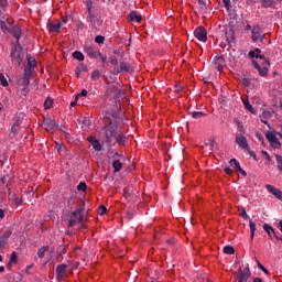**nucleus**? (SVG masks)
<instances>
[{
  "instance_id": "nucleus-22",
  "label": "nucleus",
  "mask_w": 282,
  "mask_h": 282,
  "mask_svg": "<svg viewBox=\"0 0 282 282\" xmlns=\"http://www.w3.org/2000/svg\"><path fill=\"white\" fill-rule=\"evenodd\" d=\"M263 230H265V232H268L269 237H274V235H276V231H274V228H272V226L264 224L263 225Z\"/></svg>"
},
{
  "instance_id": "nucleus-60",
  "label": "nucleus",
  "mask_w": 282,
  "mask_h": 282,
  "mask_svg": "<svg viewBox=\"0 0 282 282\" xmlns=\"http://www.w3.org/2000/svg\"><path fill=\"white\" fill-rule=\"evenodd\" d=\"M253 282H263V280H261V278H254Z\"/></svg>"
},
{
  "instance_id": "nucleus-39",
  "label": "nucleus",
  "mask_w": 282,
  "mask_h": 282,
  "mask_svg": "<svg viewBox=\"0 0 282 282\" xmlns=\"http://www.w3.org/2000/svg\"><path fill=\"white\" fill-rule=\"evenodd\" d=\"M30 76H32V68L26 67V68L24 69V75H23V77H24V78H29V80H30Z\"/></svg>"
},
{
  "instance_id": "nucleus-21",
  "label": "nucleus",
  "mask_w": 282,
  "mask_h": 282,
  "mask_svg": "<svg viewBox=\"0 0 282 282\" xmlns=\"http://www.w3.org/2000/svg\"><path fill=\"white\" fill-rule=\"evenodd\" d=\"M249 226H250V239H254V232H257V223L252 221V219L249 220Z\"/></svg>"
},
{
  "instance_id": "nucleus-40",
  "label": "nucleus",
  "mask_w": 282,
  "mask_h": 282,
  "mask_svg": "<svg viewBox=\"0 0 282 282\" xmlns=\"http://www.w3.org/2000/svg\"><path fill=\"white\" fill-rule=\"evenodd\" d=\"M0 83L2 87H8V79L6 78V76L0 75Z\"/></svg>"
},
{
  "instance_id": "nucleus-19",
  "label": "nucleus",
  "mask_w": 282,
  "mask_h": 282,
  "mask_svg": "<svg viewBox=\"0 0 282 282\" xmlns=\"http://www.w3.org/2000/svg\"><path fill=\"white\" fill-rule=\"evenodd\" d=\"M43 127L46 131H54V129H56V122L52 120H46Z\"/></svg>"
},
{
  "instance_id": "nucleus-15",
  "label": "nucleus",
  "mask_w": 282,
  "mask_h": 282,
  "mask_svg": "<svg viewBox=\"0 0 282 282\" xmlns=\"http://www.w3.org/2000/svg\"><path fill=\"white\" fill-rule=\"evenodd\" d=\"M248 279H250V269L246 268L242 271H240L238 282H248Z\"/></svg>"
},
{
  "instance_id": "nucleus-36",
  "label": "nucleus",
  "mask_w": 282,
  "mask_h": 282,
  "mask_svg": "<svg viewBox=\"0 0 282 282\" xmlns=\"http://www.w3.org/2000/svg\"><path fill=\"white\" fill-rule=\"evenodd\" d=\"M28 65L30 67H36V58L34 57H28Z\"/></svg>"
},
{
  "instance_id": "nucleus-13",
  "label": "nucleus",
  "mask_w": 282,
  "mask_h": 282,
  "mask_svg": "<svg viewBox=\"0 0 282 282\" xmlns=\"http://www.w3.org/2000/svg\"><path fill=\"white\" fill-rule=\"evenodd\" d=\"M251 39L253 43H257L258 41H263V34H261V28L254 26L251 31Z\"/></svg>"
},
{
  "instance_id": "nucleus-64",
  "label": "nucleus",
  "mask_w": 282,
  "mask_h": 282,
  "mask_svg": "<svg viewBox=\"0 0 282 282\" xmlns=\"http://www.w3.org/2000/svg\"><path fill=\"white\" fill-rule=\"evenodd\" d=\"M279 226H280V230L282 232V220L279 223Z\"/></svg>"
},
{
  "instance_id": "nucleus-30",
  "label": "nucleus",
  "mask_w": 282,
  "mask_h": 282,
  "mask_svg": "<svg viewBox=\"0 0 282 282\" xmlns=\"http://www.w3.org/2000/svg\"><path fill=\"white\" fill-rule=\"evenodd\" d=\"M115 139L117 140V142L119 144H124V142H127V138L123 134H120L117 132V134L115 135Z\"/></svg>"
},
{
  "instance_id": "nucleus-35",
  "label": "nucleus",
  "mask_w": 282,
  "mask_h": 282,
  "mask_svg": "<svg viewBox=\"0 0 282 282\" xmlns=\"http://www.w3.org/2000/svg\"><path fill=\"white\" fill-rule=\"evenodd\" d=\"M52 105H54V100L52 98H47L44 102L45 109H52Z\"/></svg>"
},
{
  "instance_id": "nucleus-47",
  "label": "nucleus",
  "mask_w": 282,
  "mask_h": 282,
  "mask_svg": "<svg viewBox=\"0 0 282 282\" xmlns=\"http://www.w3.org/2000/svg\"><path fill=\"white\" fill-rule=\"evenodd\" d=\"M223 3L227 10H230V0H223Z\"/></svg>"
},
{
  "instance_id": "nucleus-25",
  "label": "nucleus",
  "mask_w": 282,
  "mask_h": 282,
  "mask_svg": "<svg viewBox=\"0 0 282 282\" xmlns=\"http://www.w3.org/2000/svg\"><path fill=\"white\" fill-rule=\"evenodd\" d=\"M48 251H50V247L48 246H44V247L39 249L37 257L40 259H43V257H45V252H48Z\"/></svg>"
},
{
  "instance_id": "nucleus-20",
  "label": "nucleus",
  "mask_w": 282,
  "mask_h": 282,
  "mask_svg": "<svg viewBox=\"0 0 282 282\" xmlns=\"http://www.w3.org/2000/svg\"><path fill=\"white\" fill-rule=\"evenodd\" d=\"M250 58H261L263 59V55H261L260 48H254V51L249 52Z\"/></svg>"
},
{
  "instance_id": "nucleus-4",
  "label": "nucleus",
  "mask_w": 282,
  "mask_h": 282,
  "mask_svg": "<svg viewBox=\"0 0 282 282\" xmlns=\"http://www.w3.org/2000/svg\"><path fill=\"white\" fill-rule=\"evenodd\" d=\"M21 44L15 42V48L11 52V58L15 65H21V58H23V54H21Z\"/></svg>"
},
{
  "instance_id": "nucleus-51",
  "label": "nucleus",
  "mask_w": 282,
  "mask_h": 282,
  "mask_svg": "<svg viewBox=\"0 0 282 282\" xmlns=\"http://www.w3.org/2000/svg\"><path fill=\"white\" fill-rule=\"evenodd\" d=\"M237 173H241V175H243V177H246V175H248V173H246V171H243V169H238L236 170Z\"/></svg>"
},
{
  "instance_id": "nucleus-10",
  "label": "nucleus",
  "mask_w": 282,
  "mask_h": 282,
  "mask_svg": "<svg viewBox=\"0 0 282 282\" xmlns=\"http://www.w3.org/2000/svg\"><path fill=\"white\" fill-rule=\"evenodd\" d=\"M84 52L89 56V58H98V56H101L100 51L90 45L85 46Z\"/></svg>"
},
{
  "instance_id": "nucleus-29",
  "label": "nucleus",
  "mask_w": 282,
  "mask_h": 282,
  "mask_svg": "<svg viewBox=\"0 0 282 282\" xmlns=\"http://www.w3.org/2000/svg\"><path fill=\"white\" fill-rule=\"evenodd\" d=\"M189 116H192V118H195L196 120H198L199 118H204V116H206V113H204L202 111H192V112H189Z\"/></svg>"
},
{
  "instance_id": "nucleus-37",
  "label": "nucleus",
  "mask_w": 282,
  "mask_h": 282,
  "mask_svg": "<svg viewBox=\"0 0 282 282\" xmlns=\"http://www.w3.org/2000/svg\"><path fill=\"white\" fill-rule=\"evenodd\" d=\"M77 191L85 193V191H87V184L85 182H80L77 186Z\"/></svg>"
},
{
  "instance_id": "nucleus-33",
  "label": "nucleus",
  "mask_w": 282,
  "mask_h": 282,
  "mask_svg": "<svg viewBox=\"0 0 282 282\" xmlns=\"http://www.w3.org/2000/svg\"><path fill=\"white\" fill-rule=\"evenodd\" d=\"M223 252H225V254H235V248L230 246H226L224 247Z\"/></svg>"
},
{
  "instance_id": "nucleus-11",
  "label": "nucleus",
  "mask_w": 282,
  "mask_h": 282,
  "mask_svg": "<svg viewBox=\"0 0 282 282\" xmlns=\"http://www.w3.org/2000/svg\"><path fill=\"white\" fill-rule=\"evenodd\" d=\"M67 275V264H59L56 268V279L57 281H63Z\"/></svg>"
},
{
  "instance_id": "nucleus-52",
  "label": "nucleus",
  "mask_w": 282,
  "mask_h": 282,
  "mask_svg": "<svg viewBox=\"0 0 282 282\" xmlns=\"http://www.w3.org/2000/svg\"><path fill=\"white\" fill-rule=\"evenodd\" d=\"M8 6V0H0V8H6Z\"/></svg>"
},
{
  "instance_id": "nucleus-45",
  "label": "nucleus",
  "mask_w": 282,
  "mask_h": 282,
  "mask_svg": "<svg viewBox=\"0 0 282 282\" xmlns=\"http://www.w3.org/2000/svg\"><path fill=\"white\" fill-rule=\"evenodd\" d=\"M10 263H17V252H12Z\"/></svg>"
},
{
  "instance_id": "nucleus-48",
  "label": "nucleus",
  "mask_w": 282,
  "mask_h": 282,
  "mask_svg": "<svg viewBox=\"0 0 282 282\" xmlns=\"http://www.w3.org/2000/svg\"><path fill=\"white\" fill-rule=\"evenodd\" d=\"M258 268L260 270H262V272H264L265 274H268V269H265V267H263V264H261L260 262H258Z\"/></svg>"
},
{
  "instance_id": "nucleus-61",
  "label": "nucleus",
  "mask_w": 282,
  "mask_h": 282,
  "mask_svg": "<svg viewBox=\"0 0 282 282\" xmlns=\"http://www.w3.org/2000/svg\"><path fill=\"white\" fill-rule=\"evenodd\" d=\"M274 237L278 239V241H282V236L279 237L276 234H274Z\"/></svg>"
},
{
  "instance_id": "nucleus-14",
  "label": "nucleus",
  "mask_w": 282,
  "mask_h": 282,
  "mask_svg": "<svg viewBox=\"0 0 282 282\" xmlns=\"http://www.w3.org/2000/svg\"><path fill=\"white\" fill-rule=\"evenodd\" d=\"M213 65L216 69H224V67H226V59L224 58V56H216L213 59Z\"/></svg>"
},
{
  "instance_id": "nucleus-46",
  "label": "nucleus",
  "mask_w": 282,
  "mask_h": 282,
  "mask_svg": "<svg viewBox=\"0 0 282 282\" xmlns=\"http://www.w3.org/2000/svg\"><path fill=\"white\" fill-rule=\"evenodd\" d=\"M77 68L82 72H87L88 70L87 65H85V64H80L79 66H77Z\"/></svg>"
},
{
  "instance_id": "nucleus-7",
  "label": "nucleus",
  "mask_w": 282,
  "mask_h": 282,
  "mask_svg": "<svg viewBox=\"0 0 282 282\" xmlns=\"http://www.w3.org/2000/svg\"><path fill=\"white\" fill-rule=\"evenodd\" d=\"M194 36H195V39H197L198 41H202L203 43H206V41H208V35H207L206 29L204 26H198L194 31Z\"/></svg>"
},
{
  "instance_id": "nucleus-43",
  "label": "nucleus",
  "mask_w": 282,
  "mask_h": 282,
  "mask_svg": "<svg viewBox=\"0 0 282 282\" xmlns=\"http://www.w3.org/2000/svg\"><path fill=\"white\" fill-rule=\"evenodd\" d=\"M198 4L202 10H208V7L206 6V2H204V0H198Z\"/></svg>"
},
{
  "instance_id": "nucleus-16",
  "label": "nucleus",
  "mask_w": 282,
  "mask_h": 282,
  "mask_svg": "<svg viewBox=\"0 0 282 282\" xmlns=\"http://www.w3.org/2000/svg\"><path fill=\"white\" fill-rule=\"evenodd\" d=\"M11 235H12V232H10V230L0 231V243L2 246H6V243H8V239H10Z\"/></svg>"
},
{
  "instance_id": "nucleus-27",
  "label": "nucleus",
  "mask_w": 282,
  "mask_h": 282,
  "mask_svg": "<svg viewBox=\"0 0 282 282\" xmlns=\"http://www.w3.org/2000/svg\"><path fill=\"white\" fill-rule=\"evenodd\" d=\"M18 85L21 87H28V85H30V79L28 77H22L18 80Z\"/></svg>"
},
{
  "instance_id": "nucleus-1",
  "label": "nucleus",
  "mask_w": 282,
  "mask_h": 282,
  "mask_svg": "<svg viewBox=\"0 0 282 282\" xmlns=\"http://www.w3.org/2000/svg\"><path fill=\"white\" fill-rule=\"evenodd\" d=\"M1 30L4 32V34H12L14 39H17V43L19 44V41L21 39V28L18 25H14L10 20L1 21Z\"/></svg>"
},
{
  "instance_id": "nucleus-8",
  "label": "nucleus",
  "mask_w": 282,
  "mask_h": 282,
  "mask_svg": "<svg viewBox=\"0 0 282 282\" xmlns=\"http://www.w3.org/2000/svg\"><path fill=\"white\" fill-rule=\"evenodd\" d=\"M236 144L243 151H250V145L248 144V139L243 134H238L236 137Z\"/></svg>"
},
{
  "instance_id": "nucleus-18",
  "label": "nucleus",
  "mask_w": 282,
  "mask_h": 282,
  "mask_svg": "<svg viewBox=\"0 0 282 282\" xmlns=\"http://www.w3.org/2000/svg\"><path fill=\"white\" fill-rule=\"evenodd\" d=\"M128 19L131 22L135 21V23H140L142 21V15L138 14L135 11H132L129 13Z\"/></svg>"
},
{
  "instance_id": "nucleus-54",
  "label": "nucleus",
  "mask_w": 282,
  "mask_h": 282,
  "mask_svg": "<svg viewBox=\"0 0 282 282\" xmlns=\"http://www.w3.org/2000/svg\"><path fill=\"white\" fill-rule=\"evenodd\" d=\"M226 39H227V42L230 43L235 37L232 35L228 36V33H226Z\"/></svg>"
},
{
  "instance_id": "nucleus-23",
  "label": "nucleus",
  "mask_w": 282,
  "mask_h": 282,
  "mask_svg": "<svg viewBox=\"0 0 282 282\" xmlns=\"http://www.w3.org/2000/svg\"><path fill=\"white\" fill-rule=\"evenodd\" d=\"M47 29L50 30V32H59L61 30V23H48L47 24Z\"/></svg>"
},
{
  "instance_id": "nucleus-32",
  "label": "nucleus",
  "mask_w": 282,
  "mask_h": 282,
  "mask_svg": "<svg viewBox=\"0 0 282 282\" xmlns=\"http://www.w3.org/2000/svg\"><path fill=\"white\" fill-rule=\"evenodd\" d=\"M129 69H131V65H129V63H126V62L120 63L119 72H129Z\"/></svg>"
},
{
  "instance_id": "nucleus-34",
  "label": "nucleus",
  "mask_w": 282,
  "mask_h": 282,
  "mask_svg": "<svg viewBox=\"0 0 282 282\" xmlns=\"http://www.w3.org/2000/svg\"><path fill=\"white\" fill-rule=\"evenodd\" d=\"M90 78H91V80H98V78H100V70L95 69V70L90 74Z\"/></svg>"
},
{
  "instance_id": "nucleus-42",
  "label": "nucleus",
  "mask_w": 282,
  "mask_h": 282,
  "mask_svg": "<svg viewBox=\"0 0 282 282\" xmlns=\"http://www.w3.org/2000/svg\"><path fill=\"white\" fill-rule=\"evenodd\" d=\"M261 153H262V155L265 156L267 164L270 165V163L272 162V158H270V154L268 152H265V151H262Z\"/></svg>"
},
{
  "instance_id": "nucleus-57",
  "label": "nucleus",
  "mask_w": 282,
  "mask_h": 282,
  "mask_svg": "<svg viewBox=\"0 0 282 282\" xmlns=\"http://www.w3.org/2000/svg\"><path fill=\"white\" fill-rule=\"evenodd\" d=\"M78 96H87V90L86 89L82 90V93L79 95H77V98H78Z\"/></svg>"
},
{
  "instance_id": "nucleus-12",
  "label": "nucleus",
  "mask_w": 282,
  "mask_h": 282,
  "mask_svg": "<svg viewBox=\"0 0 282 282\" xmlns=\"http://www.w3.org/2000/svg\"><path fill=\"white\" fill-rule=\"evenodd\" d=\"M265 188L269 193H271V195H273L274 197H276V199H280L282 202V191L281 189H279L270 184H267Z\"/></svg>"
},
{
  "instance_id": "nucleus-6",
  "label": "nucleus",
  "mask_w": 282,
  "mask_h": 282,
  "mask_svg": "<svg viewBox=\"0 0 282 282\" xmlns=\"http://www.w3.org/2000/svg\"><path fill=\"white\" fill-rule=\"evenodd\" d=\"M83 209H77L76 212L73 213L70 220L68 223L69 228H73V226H76V224H80L83 221Z\"/></svg>"
},
{
  "instance_id": "nucleus-2",
  "label": "nucleus",
  "mask_w": 282,
  "mask_h": 282,
  "mask_svg": "<svg viewBox=\"0 0 282 282\" xmlns=\"http://www.w3.org/2000/svg\"><path fill=\"white\" fill-rule=\"evenodd\" d=\"M116 129L111 126L104 127L100 132V135L106 144H109V142H111V138H116Z\"/></svg>"
},
{
  "instance_id": "nucleus-58",
  "label": "nucleus",
  "mask_w": 282,
  "mask_h": 282,
  "mask_svg": "<svg viewBox=\"0 0 282 282\" xmlns=\"http://www.w3.org/2000/svg\"><path fill=\"white\" fill-rule=\"evenodd\" d=\"M15 204H18V206H21V204H23V200H21L20 198H15Z\"/></svg>"
},
{
  "instance_id": "nucleus-17",
  "label": "nucleus",
  "mask_w": 282,
  "mask_h": 282,
  "mask_svg": "<svg viewBox=\"0 0 282 282\" xmlns=\"http://www.w3.org/2000/svg\"><path fill=\"white\" fill-rule=\"evenodd\" d=\"M87 140L90 142L95 151H101L102 145H100V142L98 141V139H96L95 137H87Z\"/></svg>"
},
{
  "instance_id": "nucleus-31",
  "label": "nucleus",
  "mask_w": 282,
  "mask_h": 282,
  "mask_svg": "<svg viewBox=\"0 0 282 282\" xmlns=\"http://www.w3.org/2000/svg\"><path fill=\"white\" fill-rule=\"evenodd\" d=\"M229 164L232 169H235V171H237L241 167V164H239V161H237L236 159H231L229 161Z\"/></svg>"
},
{
  "instance_id": "nucleus-62",
  "label": "nucleus",
  "mask_w": 282,
  "mask_h": 282,
  "mask_svg": "<svg viewBox=\"0 0 282 282\" xmlns=\"http://www.w3.org/2000/svg\"><path fill=\"white\" fill-rule=\"evenodd\" d=\"M245 30H247V31H248V30H252V26H251L250 24H247L246 28H245Z\"/></svg>"
},
{
  "instance_id": "nucleus-24",
  "label": "nucleus",
  "mask_w": 282,
  "mask_h": 282,
  "mask_svg": "<svg viewBox=\"0 0 282 282\" xmlns=\"http://www.w3.org/2000/svg\"><path fill=\"white\" fill-rule=\"evenodd\" d=\"M242 102H243L245 109H247V111H250V113H257V111H254V108L252 107L250 101H248L247 99H242Z\"/></svg>"
},
{
  "instance_id": "nucleus-59",
  "label": "nucleus",
  "mask_w": 282,
  "mask_h": 282,
  "mask_svg": "<svg viewBox=\"0 0 282 282\" xmlns=\"http://www.w3.org/2000/svg\"><path fill=\"white\" fill-rule=\"evenodd\" d=\"M100 59H101V63H107V57H105V56H98Z\"/></svg>"
},
{
  "instance_id": "nucleus-26",
  "label": "nucleus",
  "mask_w": 282,
  "mask_h": 282,
  "mask_svg": "<svg viewBox=\"0 0 282 282\" xmlns=\"http://www.w3.org/2000/svg\"><path fill=\"white\" fill-rule=\"evenodd\" d=\"M112 169H115V173L120 172L122 170V163L118 160L113 161Z\"/></svg>"
},
{
  "instance_id": "nucleus-49",
  "label": "nucleus",
  "mask_w": 282,
  "mask_h": 282,
  "mask_svg": "<svg viewBox=\"0 0 282 282\" xmlns=\"http://www.w3.org/2000/svg\"><path fill=\"white\" fill-rule=\"evenodd\" d=\"M242 219H248V213H246V209H242V213L240 214Z\"/></svg>"
},
{
  "instance_id": "nucleus-28",
  "label": "nucleus",
  "mask_w": 282,
  "mask_h": 282,
  "mask_svg": "<svg viewBox=\"0 0 282 282\" xmlns=\"http://www.w3.org/2000/svg\"><path fill=\"white\" fill-rule=\"evenodd\" d=\"M73 58L77 61H85V55L80 51L73 52Z\"/></svg>"
},
{
  "instance_id": "nucleus-55",
  "label": "nucleus",
  "mask_w": 282,
  "mask_h": 282,
  "mask_svg": "<svg viewBox=\"0 0 282 282\" xmlns=\"http://www.w3.org/2000/svg\"><path fill=\"white\" fill-rule=\"evenodd\" d=\"M6 217V210L0 209V219H3Z\"/></svg>"
},
{
  "instance_id": "nucleus-9",
  "label": "nucleus",
  "mask_w": 282,
  "mask_h": 282,
  "mask_svg": "<svg viewBox=\"0 0 282 282\" xmlns=\"http://www.w3.org/2000/svg\"><path fill=\"white\" fill-rule=\"evenodd\" d=\"M267 140H269L271 147L273 149H281V142H279V139L276 138V134L274 132H268L265 134Z\"/></svg>"
},
{
  "instance_id": "nucleus-50",
  "label": "nucleus",
  "mask_w": 282,
  "mask_h": 282,
  "mask_svg": "<svg viewBox=\"0 0 282 282\" xmlns=\"http://www.w3.org/2000/svg\"><path fill=\"white\" fill-rule=\"evenodd\" d=\"M224 171H225V173H226L227 175H231V174H232V170H231L230 167H228V166H226V167L224 169Z\"/></svg>"
},
{
  "instance_id": "nucleus-53",
  "label": "nucleus",
  "mask_w": 282,
  "mask_h": 282,
  "mask_svg": "<svg viewBox=\"0 0 282 282\" xmlns=\"http://www.w3.org/2000/svg\"><path fill=\"white\" fill-rule=\"evenodd\" d=\"M110 63H111V65H118V58L112 57V58L110 59Z\"/></svg>"
},
{
  "instance_id": "nucleus-63",
  "label": "nucleus",
  "mask_w": 282,
  "mask_h": 282,
  "mask_svg": "<svg viewBox=\"0 0 282 282\" xmlns=\"http://www.w3.org/2000/svg\"><path fill=\"white\" fill-rule=\"evenodd\" d=\"M75 105H77L76 100L70 102V107H74Z\"/></svg>"
},
{
  "instance_id": "nucleus-38",
  "label": "nucleus",
  "mask_w": 282,
  "mask_h": 282,
  "mask_svg": "<svg viewBox=\"0 0 282 282\" xmlns=\"http://www.w3.org/2000/svg\"><path fill=\"white\" fill-rule=\"evenodd\" d=\"M95 43H98V45H102L105 43V36L102 35H97L95 37Z\"/></svg>"
},
{
  "instance_id": "nucleus-56",
  "label": "nucleus",
  "mask_w": 282,
  "mask_h": 282,
  "mask_svg": "<svg viewBox=\"0 0 282 282\" xmlns=\"http://www.w3.org/2000/svg\"><path fill=\"white\" fill-rule=\"evenodd\" d=\"M75 74H76V76L78 77V76H80V74H83V72L80 70V69H78V67L75 69Z\"/></svg>"
},
{
  "instance_id": "nucleus-3",
  "label": "nucleus",
  "mask_w": 282,
  "mask_h": 282,
  "mask_svg": "<svg viewBox=\"0 0 282 282\" xmlns=\"http://www.w3.org/2000/svg\"><path fill=\"white\" fill-rule=\"evenodd\" d=\"M252 64L261 76L265 77V75L269 74V72H270V69L268 68V67H270V61L269 59H264L263 66H261L254 59L252 61Z\"/></svg>"
},
{
  "instance_id": "nucleus-41",
  "label": "nucleus",
  "mask_w": 282,
  "mask_h": 282,
  "mask_svg": "<svg viewBox=\"0 0 282 282\" xmlns=\"http://www.w3.org/2000/svg\"><path fill=\"white\" fill-rule=\"evenodd\" d=\"M107 213V207L101 205L98 207V215H105Z\"/></svg>"
},
{
  "instance_id": "nucleus-44",
  "label": "nucleus",
  "mask_w": 282,
  "mask_h": 282,
  "mask_svg": "<svg viewBox=\"0 0 282 282\" xmlns=\"http://www.w3.org/2000/svg\"><path fill=\"white\" fill-rule=\"evenodd\" d=\"M262 4L264 6V8H270L272 7V0H262Z\"/></svg>"
},
{
  "instance_id": "nucleus-5",
  "label": "nucleus",
  "mask_w": 282,
  "mask_h": 282,
  "mask_svg": "<svg viewBox=\"0 0 282 282\" xmlns=\"http://www.w3.org/2000/svg\"><path fill=\"white\" fill-rule=\"evenodd\" d=\"M86 8L88 10V21H90L91 25H96V21H98V18L96 17L94 2L87 1L86 2Z\"/></svg>"
}]
</instances>
